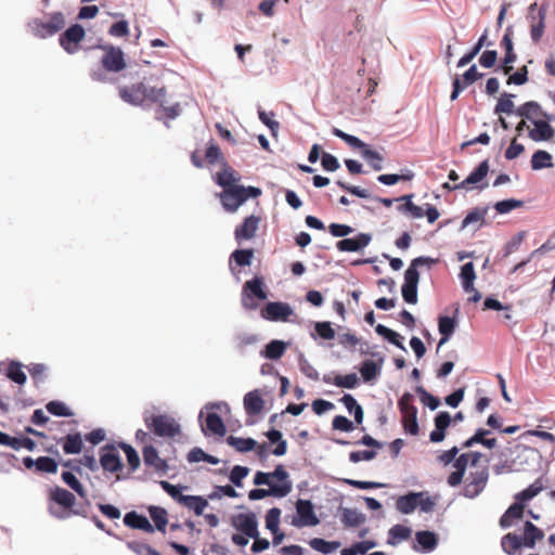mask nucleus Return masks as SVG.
Wrapping results in <instances>:
<instances>
[{"instance_id": "nucleus-60", "label": "nucleus", "mask_w": 555, "mask_h": 555, "mask_svg": "<svg viewBox=\"0 0 555 555\" xmlns=\"http://www.w3.org/2000/svg\"><path fill=\"white\" fill-rule=\"evenodd\" d=\"M524 206V202L519 199H504L495 203L494 209L498 211V214L504 215L508 214L513 209L520 208Z\"/></svg>"}, {"instance_id": "nucleus-24", "label": "nucleus", "mask_w": 555, "mask_h": 555, "mask_svg": "<svg viewBox=\"0 0 555 555\" xmlns=\"http://www.w3.org/2000/svg\"><path fill=\"white\" fill-rule=\"evenodd\" d=\"M515 114L517 116L527 118L533 122V120H542L546 113L542 109L538 102L529 101L516 108Z\"/></svg>"}, {"instance_id": "nucleus-19", "label": "nucleus", "mask_w": 555, "mask_h": 555, "mask_svg": "<svg viewBox=\"0 0 555 555\" xmlns=\"http://www.w3.org/2000/svg\"><path fill=\"white\" fill-rule=\"evenodd\" d=\"M372 237L366 233H359L357 236L351 238H344L336 243V247L339 251H359L366 247Z\"/></svg>"}, {"instance_id": "nucleus-26", "label": "nucleus", "mask_w": 555, "mask_h": 555, "mask_svg": "<svg viewBox=\"0 0 555 555\" xmlns=\"http://www.w3.org/2000/svg\"><path fill=\"white\" fill-rule=\"evenodd\" d=\"M520 538L525 547L533 548L535 543L544 538V532L531 521H526Z\"/></svg>"}, {"instance_id": "nucleus-55", "label": "nucleus", "mask_w": 555, "mask_h": 555, "mask_svg": "<svg viewBox=\"0 0 555 555\" xmlns=\"http://www.w3.org/2000/svg\"><path fill=\"white\" fill-rule=\"evenodd\" d=\"M62 480L73 489L80 498H86L87 492L81 482L76 478L72 472H63Z\"/></svg>"}, {"instance_id": "nucleus-5", "label": "nucleus", "mask_w": 555, "mask_h": 555, "mask_svg": "<svg viewBox=\"0 0 555 555\" xmlns=\"http://www.w3.org/2000/svg\"><path fill=\"white\" fill-rule=\"evenodd\" d=\"M268 298L264 291L263 280L260 276H255L244 283L242 289V306L249 311L256 310L259 305L256 301L266 300Z\"/></svg>"}, {"instance_id": "nucleus-28", "label": "nucleus", "mask_w": 555, "mask_h": 555, "mask_svg": "<svg viewBox=\"0 0 555 555\" xmlns=\"http://www.w3.org/2000/svg\"><path fill=\"white\" fill-rule=\"evenodd\" d=\"M124 524L133 529H140L149 533L154 532V527L151 525L149 519L137 512L127 513L124 517Z\"/></svg>"}, {"instance_id": "nucleus-9", "label": "nucleus", "mask_w": 555, "mask_h": 555, "mask_svg": "<svg viewBox=\"0 0 555 555\" xmlns=\"http://www.w3.org/2000/svg\"><path fill=\"white\" fill-rule=\"evenodd\" d=\"M104 52L101 57L102 67L112 73H119L126 68V60L122 50L112 44L101 46Z\"/></svg>"}, {"instance_id": "nucleus-54", "label": "nucleus", "mask_w": 555, "mask_h": 555, "mask_svg": "<svg viewBox=\"0 0 555 555\" xmlns=\"http://www.w3.org/2000/svg\"><path fill=\"white\" fill-rule=\"evenodd\" d=\"M333 134L341 140H344L348 145L352 149H358L361 152L366 147V143L361 141L359 138L348 134L338 128H333Z\"/></svg>"}, {"instance_id": "nucleus-15", "label": "nucleus", "mask_w": 555, "mask_h": 555, "mask_svg": "<svg viewBox=\"0 0 555 555\" xmlns=\"http://www.w3.org/2000/svg\"><path fill=\"white\" fill-rule=\"evenodd\" d=\"M100 464L105 472L115 473L121 469V460L115 446L106 444L101 448Z\"/></svg>"}, {"instance_id": "nucleus-7", "label": "nucleus", "mask_w": 555, "mask_h": 555, "mask_svg": "<svg viewBox=\"0 0 555 555\" xmlns=\"http://www.w3.org/2000/svg\"><path fill=\"white\" fill-rule=\"evenodd\" d=\"M65 26V17L61 12L53 13L49 21L35 20L30 24L34 36L44 39L62 30Z\"/></svg>"}, {"instance_id": "nucleus-58", "label": "nucleus", "mask_w": 555, "mask_h": 555, "mask_svg": "<svg viewBox=\"0 0 555 555\" xmlns=\"http://www.w3.org/2000/svg\"><path fill=\"white\" fill-rule=\"evenodd\" d=\"M480 457V453H463L460 456H456L453 463V466L456 470H461L465 474L469 460L472 459V463L475 464Z\"/></svg>"}, {"instance_id": "nucleus-57", "label": "nucleus", "mask_w": 555, "mask_h": 555, "mask_svg": "<svg viewBox=\"0 0 555 555\" xmlns=\"http://www.w3.org/2000/svg\"><path fill=\"white\" fill-rule=\"evenodd\" d=\"M359 378L356 373L347 375H336L333 377V385L341 388L353 389L358 386Z\"/></svg>"}, {"instance_id": "nucleus-2", "label": "nucleus", "mask_w": 555, "mask_h": 555, "mask_svg": "<svg viewBox=\"0 0 555 555\" xmlns=\"http://www.w3.org/2000/svg\"><path fill=\"white\" fill-rule=\"evenodd\" d=\"M49 500L63 507V511L59 512L55 511L52 505L49 506L51 515L56 518L64 519L70 515L86 516L85 509L74 508L76 498L72 492L64 488L57 486L52 488L49 492Z\"/></svg>"}, {"instance_id": "nucleus-42", "label": "nucleus", "mask_w": 555, "mask_h": 555, "mask_svg": "<svg viewBox=\"0 0 555 555\" xmlns=\"http://www.w3.org/2000/svg\"><path fill=\"white\" fill-rule=\"evenodd\" d=\"M388 543L396 545L397 543L410 539L412 534L411 528L403 525H395L389 529Z\"/></svg>"}, {"instance_id": "nucleus-12", "label": "nucleus", "mask_w": 555, "mask_h": 555, "mask_svg": "<svg viewBox=\"0 0 555 555\" xmlns=\"http://www.w3.org/2000/svg\"><path fill=\"white\" fill-rule=\"evenodd\" d=\"M296 511L298 519L293 521L296 527H312L320 522L319 518L314 514L311 501L299 499L296 502Z\"/></svg>"}, {"instance_id": "nucleus-29", "label": "nucleus", "mask_w": 555, "mask_h": 555, "mask_svg": "<svg viewBox=\"0 0 555 555\" xmlns=\"http://www.w3.org/2000/svg\"><path fill=\"white\" fill-rule=\"evenodd\" d=\"M489 169L490 166L488 159L481 162L479 166L473 172H470L465 180L459 183V186L468 190L469 185L482 182V180L487 177Z\"/></svg>"}, {"instance_id": "nucleus-35", "label": "nucleus", "mask_w": 555, "mask_h": 555, "mask_svg": "<svg viewBox=\"0 0 555 555\" xmlns=\"http://www.w3.org/2000/svg\"><path fill=\"white\" fill-rule=\"evenodd\" d=\"M544 489L543 478L540 477L535 479L533 483H531L528 488L520 491L515 495V500L525 504L526 502L532 500Z\"/></svg>"}, {"instance_id": "nucleus-16", "label": "nucleus", "mask_w": 555, "mask_h": 555, "mask_svg": "<svg viewBox=\"0 0 555 555\" xmlns=\"http://www.w3.org/2000/svg\"><path fill=\"white\" fill-rule=\"evenodd\" d=\"M293 483H274L270 485L269 489H253L248 493V498L251 501L264 499L266 496L284 498L291 493Z\"/></svg>"}, {"instance_id": "nucleus-36", "label": "nucleus", "mask_w": 555, "mask_h": 555, "mask_svg": "<svg viewBox=\"0 0 555 555\" xmlns=\"http://www.w3.org/2000/svg\"><path fill=\"white\" fill-rule=\"evenodd\" d=\"M415 539L424 552L434 551L438 544L437 534L435 532L427 531V530L417 531L415 533Z\"/></svg>"}, {"instance_id": "nucleus-61", "label": "nucleus", "mask_w": 555, "mask_h": 555, "mask_svg": "<svg viewBox=\"0 0 555 555\" xmlns=\"http://www.w3.org/2000/svg\"><path fill=\"white\" fill-rule=\"evenodd\" d=\"M27 370L35 383H41L47 377L48 366L43 363H31Z\"/></svg>"}, {"instance_id": "nucleus-27", "label": "nucleus", "mask_w": 555, "mask_h": 555, "mask_svg": "<svg viewBox=\"0 0 555 555\" xmlns=\"http://www.w3.org/2000/svg\"><path fill=\"white\" fill-rule=\"evenodd\" d=\"M525 512V504L515 500L505 513L500 518V526L503 529L509 528L514 520L522 518Z\"/></svg>"}, {"instance_id": "nucleus-43", "label": "nucleus", "mask_w": 555, "mask_h": 555, "mask_svg": "<svg viewBox=\"0 0 555 555\" xmlns=\"http://www.w3.org/2000/svg\"><path fill=\"white\" fill-rule=\"evenodd\" d=\"M149 513L155 524V528L160 532H165L168 524L167 511L159 506H151Z\"/></svg>"}, {"instance_id": "nucleus-37", "label": "nucleus", "mask_w": 555, "mask_h": 555, "mask_svg": "<svg viewBox=\"0 0 555 555\" xmlns=\"http://www.w3.org/2000/svg\"><path fill=\"white\" fill-rule=\"evenodd\" d=\"M456 326V322L453 318L450 317H440L438 320V328L439 333L442 335V337L439 340L438 347L446 344L450 336L453 334Z\"/></svg>"}, {"instance_id": "nucleus-48", "label": "nucleus", "mask_w": 555, "mask_h": 555, "mask_svg": "<svg viewBox=\"0 0 555 555\" xmlns=\"http://www.w3.org/2000/svg\"><path fill=\"white\" fill-rule=\"evenodd\" d=\"M375 331L378 335L386 338L389 343H391L396 347H398L404 351L406 350L405 347L403 346V344L401 343L402 337L397 332L388 328L387 326H385L383 324H378L375 327Z\"/></svg>"}, {"instance_id": "nucleus-51", "label": "nucleus", "mask_w": 555, "mask_h": 555, "mask_svg": "<svg viewBox=\"0 0 555 555\" xmlns=\"http://www.w3.org/2000/svg\"><path fill=\"white\" fill-rule=\"evenodd\" d=\"M7 376L12 382L23 385L26 383V374L22 370V364L20 362L12 361L7 369Z\"/></svg>"}, {"instance_id": "nucleus-38", "label": "nucleus", "mask_w": 555, "mask_h": 555, "mask_svg": "<svg viewBox=\"0 0 555 555\" xmlns=\"http://www.w3.org/2000/svg\"><path fill=\"white\" fill-rule=\"evenodd\" d=\"M183 506L192 509L197 516L203 515L204 509L207 507L208 502L203 496L197 495H185V498L181 499V503Z\"/></svg>"}, {"instance_id": "nucleus-53", "label": "nucleus", "mask_w": 555, "mask_h": 555, "mask_svg": "<svg viewBox=\"0 0 555 555\" xmlns=\"http://www.w3.org/2000/svg\"><path fill=\"white\" fill-rule=\"evenodd\" d=\"M267 437L271 442H278V446L273 450V454L282 456L287 451V442L282 440V433L278 429H271L267 433Z\"/></svg>"}, {"instance_id": "nucleus-4", "label": "nucleus", "mask_w": 555, "mask_h": 555, "mask_svg": "<svg viewBox=\"0 0 555 555\" xmlns=\"http://www.w3.org/2000/svg\"><path fill=\"white\" fill-rule=\"evenodd\" d=\"M144 423L158 437L173 438L180 434L179 424L172 417L165 414L144 416Z\"/></svg>"}, {"instance_id": "nucleus-11", "label": "nucleus", "mask_w": 555, "mask_h": 555, "mask_svg": "<svg viewBox=\"0 0 555 555\" xmlns=\"http://www.w3.org/2000/svg\"><path fill=\"white\" fill-rule=\"evenodd\" d=\"M260 314L268 321L286 322L294 314V311L287 302L271 301L261 309Z\"/></svg>"}, {"instance_id": "nucleus-3", "label": "nucleus", "mask_w": 555, "mask_h": 555, "mask_svg": "<svg viewBox=\"0 0 555 555\" xmlns=\"http://www.w3.org/2000/svg\"><path fill=\"white\" fill-rule=\"evenodd\" d=\"M261 190L255 186H235L224 189L220 194V201L227 211L234 212L249 197H258Z\"/></svg>"}, {"instance_id": "nucleus-49", "label": "nucleus", "mask_w": 555, "mask_h": 555, "mask_svg": "<svg viewBox=\"0 0 555 555\" xmlns=\"http://www.w3.org/2000/svg\"><path fill=\"white\" fill-rule=\"evenodd\" d=\"M240 180L237 173L231 168H224L217 176V183L224 189L235 188V182Z\"/></svg>"}, {"instance_id": "nucleus-32", "label": "nucleus", "mask_w": 555, "mask_h": 555, "mask_svg": "<svg viewBox=\"0 0 555 555\" xmlns=\"http://www.w3.org/2000/svg\"><path fill=\"white\" fill-rule=\"evenodd\" d=\"M366 517L363 513L353 508H344L340 514V521L345 528H354L364 524Z\"/></svg>"}, {"instance_id": "nucleus-64", "label": "nucleus", "mask_w": 555, "mask_h": 555, "mask_svg": "<svg viewBox=\"0 0 555 555\" xmlns=\"http://www.w3.org/2000/svg\"><path fill=\"white\" fill-rule=\"evenodd\" d=\"M281 509L278 507H273L268 511L266 516V527L272 532L276 533L279 531V522H280Z\"/></svg>"}, {"instance_id": "nucleus-52", "label": "nucleus", "mask_w": 555, "mask_h": 555, "mask_svg": "<svg viewBox=\"0 0 555 555\" xmlns=\"http://www.w3.org/2000/svg\"><path fill=\"white\" fill-rule=\"evenodd\" d=\"M254 258V249H235L230 256V262L234 261L240 267L249 266Z\"/></svg>"}, {"instance_id": "nucleus-46", "label": "nucleus", "mask_w": 555, "mask_h": 555, "mask_svg": "<svg viewBox=\"0 0 555 555\" xmlns=\"http://www.w3.org/2000/svg\"><path fill=\"white\" fill-rule=\"evenodd\" d=\"M309 545L314 550L323 554H330L337 550L340 545L338 541H326L321 538H313L310 540Z\"/></svg>"}, {"instance_id": "nucleus-13", "label": "nucleus", "mask_w": 555, "mask_h": 555, "mask_svg": "<svg viewBox=\"0 0 555 555\" xmlns=\"http://www.w3.org/2000/svg\"><path fill=\"white\" fill-rule=\"evenodd\" d=\"M232 526L248 538L259 535L258 521L254 513L238 514L232 517Z\"/></svg>"}, {"instance_id": "nucleus-44", "label": "nucleus", "mask_w": 555, "mask_h": 555, "mask_svg": "<svg viewBox=\"0 0 555 555\" xmlns=\"http://www.w3.org/2000/svg\"><path fill=\"white\" fill-rule=\"evenodd\" d=\"M552 159V155L548 152L539 150L531 157V167L533 170L551 168L553 167Z\"/></svg>"}, {"instance_id": "nucleus-59", "label": "nucleus", "mask_w": 555, "mask_h": 555, "mask_svg": "<svg viewBox=\"0 0 555 555\" xmlns=\"http://www.w3.org/2000/svg\"><path fill=\"white\" fill-rule=\"evenodd\" d=\"M513 94L503 93L501 98L498 101V104L494 108L495 114H512L515 113L516 109H514V102L512 101Z\"/></svg>"}, {"instance_id": "nucleus-63", "label": "nucleus", "mask_w": 555, "mask_h": 555, "mask_svg": "<svg viewBox=\"0 0 555 555\" xmlns=\"http://www.w3.org/2000/svg\"><path fill=\"white\" fill-rule=\"evenodd\" d=\"M46 409L49 413L55 416H72V411L62 401H50L47 403Z\"/></svg>"}, {"instance_id": "nucleus-62", "label": "nucleus", "mask_w": 555, "mask_h": 555, "mask_svg": "<svg viewBox=\"0 0 555 555\" xmlns=\"http://www.w3.org/2000/svg\"><path fill=\"white\" fill-rule=\"evenodd\" d=\"M127 546L137 555H162L158 551L152 548L149 544L138 541L128 542Z\"/></svg>"}, {"instance_id": "nucleus-33", "label": "nucleus", "mask_w": 555, "mask_h": 555, "mask_svg": "<svg viewBox=\"0 0 555 555\" xmlns=\"http://www.w3.org/2000/svg\"><path fill=\"white\" fill-rule=\"evenodd\" d=\"M421 494L416 492H409L405 495H401L396 501V508L404 515L411 514L416 509V500Z\"/></svg>"}, {"instance_id": "nucleus-47", "label": "nucleus", "mask_w": 555, "mask_h": 555, "mask_svg": "<svg viewBox=\"0 0 555 555\" xmlns=\"http://www.w3.org/2000/svg\"><path fill=\"white\" fill-rule=\"evenodd\" d=\"M489 207H476L470 210L462 221V228H466L472 223L480 222L483 224Z\"/></svg>"}, {"instance_id": "nucleus-6", "label": "nucleus", "mask_w": 555, "mask_h": 555, "mask_svg": "<svg viewBox=\"0 0 555 555\" xmlns=\"http://www.w3.org/2000/svg\"><path fill=\"white\" fill-rule=\"evenodd\" d=\"M412 402L413 396L410 392H405L399 399L398 406L402 414V426L405 433L412 436H416L420 431L417 423V409Z\"/></svg>"}, {"instance_id": "nucleus-39", "label": "nucleus", "mask_w": 555, "mask_h": 555, "mask_svg": "<svg viewBox=\"0 0 555 555\" xmlns=\"http://www.w3.org/2000/svg\"><path fill=\"white\" fill-rule=\"evenodd\" d=\"M460 278L462 280L463 288L466 293L475 291L474 281L476 279V273L473 262H467L462 266Z\"/></svg>"}, {"instance_id": "nucleus-18", "label": "nucleus", "mask_w": 555, "mask_h": 555, "mask_svg": "<svg viewBox=\"0 0 555 555\" xmlns=\"http://www.w3.org/2000/svg\"><path fill=\"white\" fill-rule=\"evenodd\" d=\"M276 479L278 483H287L292 482L289 480V475L284 468L283 465H278L275 469L271 473H264V472H257L254 477V483L257 486L260 485H272L271 480Z\"/></svg>"}, {"instance_id": "nucleus-21", "label": "nucleus", "mask_w": 555, "mask_h": 555, "mask_svg": "<svg viewBox=\"0 0 555 555\" xmlns=\"http://www.w3.org/2000/svg\"><path fill=\"white\" fill-rule=\"evenodd\" d=\"M452 422L451 415L446 412H439L435 417V429L430 433L431 442L438 443L444 440L447 428Z\"/></svg>"}, {"instance_id": "nucleus-10", "label": "nucleus", "mask_w": 555, "mask_h": 555, "mask_svg": "<svg viewBox=\"0 0 555 555\" xmlns=\"http://www.w3.org/2000/svg\"><path fill=\"white\" fill-rule=\"evenodd\" d=\"M489 473L486 467H481L476 469L475 472H470L469 476L465 481L463 494L469 499L476 498L486 488Z\"/></svg>"}, {"instance_id": "nucleus-31", "label": "nucleus", "mask_w": 555, "mask_h": 555, "mask_svg": "<svg viewBox=\"0 0 555 555\" xmlns=\"http://www.w3.org/2000/svg\"><path fill=\"white\" fill-rule=\"evenodd\" d=\"M534 129L529 130V137L535 142L546 141L553 137V129L546 120H533Z\"/></svg>"}, {"instance_id": "nucleus-8", "label": "nucleus", "mask_w": 555, "mask_h": 555, "mask_svg": "<svg viewBox=\"0 0 555 555\" xmlns=\"http://www.w3.org/2000/svg\"><path fill=\"white\" fill-rule=\"evenodd\" d=\"M546 5L539 7L537 2H533L528 8L527 18L530 23V36L533 42L538 43L545 29L546 18Z\"/></svg>"}, {"instance_id": "nucleus-17", "label": "nucleus", "mask_w": 555, "mask_h": 555, "mask_svg": "<svg viewBox=\"0 0 555 555\" xmlns=\"http://www.w3.org/2000/svg\"><path fill=\"white\" fill-rule=\"evenodd\" d=\"M260 218L257 216H249L244 219L242 224L237 225L234 231V236L237 243L244 240H251L258 230Z\"/></svg>"}, {"instance_id": "nucleus-41", "label": "nucleus", "mask_w": 555, "mask_h": 555, "mask_svg": "<svg viewBox=\"0 0 555 555\" xmlns=\"http://www.w3.org/2000/svg\"><path fill=\"white\" fill-rule=\"evenodd\" d=\"M227 443L233 447L238 452H248L256 448L257 441L253 438H241L229 436L227 438Z\"/></svg>"}, {"instance_id": "nucleus-23", "label": "nucleus", "mask_w": 555, "mask_h": 555, "mask_svg": "<svg viewBox=\"0 0 555 555\" xmlns=\"http://www.w3.org/2000/svg\"><path fill=\"white\" fill-rule=\"evenodd\" d=\"M436 260L429 257H417L412 260L410 267L404 272V283L406 285H414L417 286L420 281V273L417 271V267L423 264H433Z\"/></svg>"}, {"instance_id": "nucleus-22", "label": "nucleus", "mask_w": 555, "mask_h": 555, "mask_svg": "<svg viewBox=\"0 0 555 555\" xmlns=\"http://www.w3.org/2000/svg\"><path fill=\"white\" fill-rule=\"evenodd\" d=\"M244 409L247 415L260 414L264 409V400L260 390L255 389L244 396Z\"/></svg>"}, {"instance_id": "nucleus-50", "label": "nucleus", "mask_w": 555, "mask_h": 555, "mask_svg": "<svg viewBox=\"0 0 555 555\" xmlns=\"http://www.w3.org/2000/svg\"><path fill=\"white\" fill-rule=\"evenodd\" d=\"M360 373L364 382H371L380 374V365L372 360H366L361 364Z\"/></svg>"}, {"instance_id": "nucleus-45", "label": "nucleus", "mask_w": 555, "mask_h": 555, "mask_svg": "<svg viewBox=\"0 0 555 555\" xmlns=\"http://www.w3.org/2000/svg\"><path fill=\"white\" fill-rule=\"evenodd\" d=\"M206 429L215 435L224 436L225 426L222 418L217 413H208L205 422Z\"/></svg>"}, {"instance_id": "nucleus-34", "label": "nucleus", "mask_w": 555, "mask_h": 555, "mask_svg": "<svg viewBox=\"0 0 555 555\" xmlns=\"http://www.w3.org/2000/svg\"><path fill=\"white\" fill-rule=\"evenodd\" d=\"M286 348V343L274 339L266 345L264 350L261 352V356L269 360H279L284 354Z\"/></svg>"}, {"instance_id": "nucleus-20", "label": "nucleus", "mask_w": 555, "mask_h": 555, "mask_svg": "<svg viewBox=\"0 0 555 555\" xmlns=\"http://www.w3.org/2000/svg\"><path fill=\"white\" fill-rule=\"evenodd\" d=\"M513 29L512 26L506 28L505 35L502 38L501 46L505 50V56L503 59V72L504 74H509L513 70V63L516 61L517 55L514 52L513 40H512Z\"/></svg>"}, {"instance_id": "nucleus-40", "label": "nucleus", "mask_w": 555, "mask_h": 555, "mask_svg": "<svg viewBox=\"0 0 555 555\" xmlns=\"http://www.w3.org/2000/svg\"><path fill=\"white\" fill-rule=\"evenodd\" d=\"M501 546L506 554L514 555L524 544L519 535L509 532L502 538Z\"/></svg>"}, {"instance_id": "nucleus-25", "label": "nucleus", "mask_w": 555, "mask_h": 555, "mask_svg": "<svg viewBox=\"0 0 555 555\" xmlns=\"http://www.w3.org/2000/svg\"><path fill=\"white\" fill-rule=\"evenodd\" d=\"M142 454L146 466L154 467L157 472L163 473L168 469L167 462L158 456V452L153 446H145Z\"/></svg>"}, {"instance_id": "nucleus-1", "label": "nucleus", "mask_w": 555, "mask_h": 555, "mask_svg": "<svg viewBox=\"0 0 555 555\" xmlns=\"http://www.w3.org/2000/svg\"><path fill=\"white\" fill-rule=\"evenodd\" d=\"M118 94L124 102L131 105H141L146 100L163 105L167 91L165 87L147 88L144 82L140 81L131 86L118 87Z\"/></svg>"}, {"instance_id": "nucleus-30", "label": "nucleus", "mask_w": 555, "mask_h": 555, "mask_svg": "<svg viewBox=\"0 0 555 555\" xmlns=\"http://www.w3.org/2000/svg\"><path fill=\"white\" fill-rule=\"evenodd\" d=\"M59 442L62 443L63 451L66 454H78L83 447L82 437L79 433L68 434L61 438Z\"/></svg>"}, {"instance_id": "nucleus-56", "label": "nucleus", "mask_w": 555, "mask_h": 555, "mask_svg": "<svg viewBox=\"0 0 555 555\" xmlns=\"http://www.w3.org/2000/svg\"><path fill=\"white\" fill-rule=\"evenodd\" d=\"M36 470L39 473L55 474L57 462L49 456H40L36 460Z\"/></svg>"}, {"instance_id": "nucleus-14", "label": "nucleus", "mask_w": 555, "mask_h": 555, "mask_svg": "<svg viewBox=\"0 0 555 555\" xmlns=\"http://www.w3.org/2000/svg\"><path fill=\"white\" fill-rule=\"evenodd\" d=\"M85 29L81 25L75 24L66 29L60 37V44L68 53H75L78 44L85 38Z\"/></svg>"}]
</instances>
